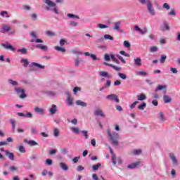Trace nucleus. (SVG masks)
<instances>
[{
	"label": "nucleus",
	"instance_id": "10",
	"mask_svg": "<svg viewBox=\"0 0 180 180\" xmlns=\"http://www.w3.org/2000/svg\"><path fill=\"white\" fill-rule=\"evenodd\" d=\"M160 30H162V32L169 31V25L168 24V22L165 21L162 22V24L160 26Z\"/></svg>",
	"mask_w": 180,
	"mask_h": 180
},
{
	"label": "nucleus",
	"instance_id": "43",
	"mask_svg": "<svg viewBox=\"0 0 180 180\" xmlns=\"http://www.w3.org/2000/svg\"><path fill=\"white\" fill-rule=\"evenodd\" d=\"M10 123L11 124L13 130L16 128V121L15 120H10Z\"/></svg>",
	"mask_w": 180,
	"mask_h": 180
},
{
	"label": "nucleus",
	"instance_id": "51",
	"mask_svg": "<svg viewBox=\"0 0 180 180\" xmlns=\"http://www.w3.org/2000/svg\"><path fill=\"white\" fill-rule=\"evenodd\" d=\"M104 39H105L106 40H111L112 41H113V37H112L111 35L109 34H105L104 35Z\"/></svg>",
	"mask_w": 180,
	"mask_h": 180
},
{
	"label": "nucleus",
	"instance_id": "15",
	"mask_svg": "<svg viewBox=\"0 0 180 180\" xmlns=\"http://www.w3.org/2000/svg\"><path fill=\"white\" fill-rule=\"evenodd\" d=\"M110 153L112 155V162L113 165H116V155L113 153V150L112 149V147L109 146Z\"/></svg>",
	"mask_w": 180,
	"mask_h": 180
},
{
	"label": "nucleus",
	"instance_id": "50",
	"mask_svg": "<svg viewBox=\"0 0 180 180\" xmlns=\"http://www.w3.org/2000/svg\"><path fill=\"white\" fill-rule=\"evenodd\" d=\"M167 15L169 16H176V13L175 12V10L172 9L168 13Z\"/></svg>",
	"mask_w": 180,
	"mask_h": 180
},
{
	"label": "nucleus",
	"instance_id": "8",
	"mask_svg": "<svg viewBox=\"0 0 180 180\" xmlns=\"http://www.w3.org/2000/svg\"><path fill=\"white\" fill-rule=\"evenodd\" d=\"M122 22L120 21L116 22L114 23L113 30L115 32H120V33H123V30L120 27Z\"/></svg>",
	"mask_w": 180,
	"mask_h": 180
},
{
	"label": "nucleus",
	"instance_id": "37",
	"mask_svg": "<svg viewBox=\"0 0 180 180\" xmlns=\"http://www.w3.org/2000/svg\"><path fill=\"white\" fill-rule=\"evenodd\" d=\"M165 60H167V56L166 55H162L160 58V64H164L165 63Z\"/></svg>",
	"mask_w": 180,
	"mask_h": 180
},
{
	"label": "nucleus",
	"instance_id": "3",
	"mask_svg": "<svg viewBox=\"0 0 180 180\" xmlns=\"http://www.w3.org/2000/svg\"><path fill=\"white\" fill-rule=\"evenodd\" d=\"M65 94L67 96L66 102L68 106H74V97L68 91H66Z\"/></svg>",
	"mask_w": 180,
	"mask_h": 180
},
{
	"label": "nucleus",
	"instance_id": "40",
	"mask_svg": "<svg viewBox=\"0 0 180 180\" xmlns=\"http://www.w3.org/2000/svg\"><path fill=\"white\" fill-rule=\"evenodd\" d=\"M53 136L54 137H58L60 136V131L58 130V129H53Z\"/></svg>",
	"mask_w": 180,
	"mask_h": 180
},
{
	"label": "nucleus",
	"instance_id": "53",
	"mask_svg": "<svg viewBox=\"0 0 180 180\" xmlns=\"http://www.w3.org/2000/svg\"><path fill=\"white\" fill-rule=\"evenodd\" d=\"M70 26H71L72 27H77V26H78V22L75 21H70Z\"/></svg>",
	"mask_w": 180,
	"mask_h": 180
},
{
	"label": "nucleus",
	"instance_id": "21",
	"mask_svg": "<svg viewBox=\"0 0 180 180\" xmlns=\"http://www.w3.org/2000/svg\"><path fill=\"white\" fill-rule=\"evenodd\" d=\"M134 65L136 67H141V58L138 57L134 59Z\"/></svg>",
	"mask_w": 180,
	"mask_h": 180
},
{
	"label": "nucleus",
	"instance_id": "61",
	"mask_svg": "<svg viewBox=\"0 0 180 180\" xmlns=\"http://www.w3.org/2000/svg\"><path fill=\"white\" fill-rule=\"evenodd\" d=\"M22 8L24 9V11H30V9H32V7L28 5H24L22 6Z\"/></svg>",
	"mask_w": 180,
	"mask_h": 180
},
{
	"label": "nucleus",
	"instance_id": "9",
	"mask_svg": "<svg viewBox=\"0 0 180 180\" xmlns=\"http://www.w3.org/2000/svg\"><path fill=\"white\" fill-rule=\"evenodd\" d=\"M134 30H136V32H139L140 34H146V33L148 32V30H147L146 27H143V29H141L138 25L134 26Z\"/></svg>",
	"mask_w": 180,
	"mask_h": 180
},
{
	"label": "nucleus",
	"instance_id": "42",
	"mask_svg": "<svg viewBox=\"0 0 180 180\" xmlns=\"http://www.w3.org/2000/svg\"><path fill=\"white\" fill-rule=\"evenodd\" d=\"M0 16H1L2 18H9V15H8V11H1L0 13Z\"/></svg>",
	"mask_w": 180,
	"mask_h": 180
},
{
	"label": "nucleus",
	"instance_id": "46",
	"mask_svg": "<svg viewBox=\"0 0 180 180\" xmlns=\"http://www.w3.org/2000/svg\"><path fill=\"white\" fill-rule=\"evenodd\" d=\"M71 53H72V54H76L77 56H81V55L84 54V53H82L78 50H72Z\"/></svg>",
	"mask_w": 180,
	"mask_h": 180
},
{
	"label": "nucleus",
	"instance_id": "59",
	"mask_svg": "<svg viewBox=\"0 0 180 180\" xmlns=\"http://www.w3.org/2000/svg\"><path fill=\"white\" fill-rule=\"evenodd\" d=\"M10 171H11V172H15V171H18V167H16L15 166H11L9 167Z\"/></svg>",
	"mask_w": 180,
	"mask_h": 180
},
{
	"label": "nucleus",
	"instance_id": "49",
	"mask_svg": "<svg viewBox=\"0 0 180 180\" xmlns=\"http://www.w3.org/2000/svg\"><path fill=\"white\" fill-rule=\"evenodd\" d=\"M118 77H120L121 79H126V78H127V75H126V74L120 72L118 73Z\"/></svg>",
	"mask_w": 180,
	"mask_h": 180
},
{
	"label": "nucleus",
	"instance_id": "24",
	"mask_svg": "<svg viewBox=\"0 0 180 180\" xmlns=\"http://www.w3.org/2000/svg\"><path fill=\"white\" fill-rule=\"evenodd\" d=\"M163 101H164L165 103H170V102H172V98H171V96H169L168 95H164Z\"/></svg>",
	"mask_w": 180,
	"mask_h": 180
},
{
	"label": "nucleus",
	"instance_id": "57",
	"mask_svg": "<svg viewBox=\"0 0 180 180\" xmlns=\"http://www.w3.org/2000/svg\"><path fill=\"white\" fill-rule=\"evenodd\" d=\"M115 162L116 164L122 165L123 163V160L121 158H116Z\"/></svg>",
	"mask_w": 180,
	"mask_h": 180
},
{
	"label": "nucleus",
	"instance_id": "54",
	"mask_svg": "<svg viewBox=\"0 0 180 180\" xmlns=\"http://www.w3.org/2000/svg\"><path fill=\"white\" fill-rule=\"evenodd\" d=\"M82 133L83 134L86 140H88V139H89V136H88V131H82Z\"/></svg>",
	"mask_w": 180,
	"mask_h": 180
},
{
	"label": "nucleus",
	"instance_id": "5",
	"mask_svg": "<svg viewBox=\"0 0 180 180\" xmlns=\"http://www.w3.org/2000/svg\"><path fill=\"white\" fill-rule=\"evenodd\" d=\"M15 91L18 95H20V99H24V98H26V95L25 94V89L22 87H16L15 89Z\"/></svg>",
	"mask_w": 180,
	"mask_h": 180
},
{
	"label": "nucleus",
	"instance_id": "38",
	"mask_svg": "<svg viewBox=\"0 0 180 180\" xmlns=\"http://www.w3.org/2000/svg\"><path fill=\"white\" fill-rule=\"evenodd\" d=\"M21 63H23V67L26 68L29 65V60L27 59L22 58L20 60Z\"/></svg>",
	"mask_w": 180,
	"mask_h": 180
},
{
	"label": "nucleus",
	"instance_id": "64",
	"mask_svg": "<svg viewBox=\"0 0 180 180\" xmlns=\"http://www.w3.org/2000/svg\"><path fill=\"white\" fill-rule=\"evenodd\" d=\"M25 117L27 119H32V117H33V114L32 112H27L25 114Z\"/></svg>",
	"mask_w": 180,
	"mask_h": 180
},
{
	"label": "nucleus",
	"instance_id": "47",
	"mask_svg": "<svg viewBox=\"0 0 180 180\" xmlns=\"http://www.w3.org/2000/svg\"><path fill=\"white\" fill-rule=\"evenodd\" d=\"M146 106H147V103H143L141 105L138 106V109H139V110H144Z\"/></svg>",
	"mask_w": 180,
	"mask_h": 180
},
{
	"label": "nucleus",
	"instance_id": "58",
	"mask_svg": "<svg viewBox=\"0 0 180 180\" xmlns=\"http://www.w3.org/2000/svg\"><path fill=\"white\" fill-rule=\"evenodd\" d=\"M124 46L127 48V49H130V46H131L130 44V42H129L128 41H124Z\"/></svg>",
	"mask_w": 180,
	"mask_h": 180
},
{
	"label": "nucleus",
	"instance_id": "7",
	"mask_svg": "<svg viewBox=\"0 0 180 180\" xmlns=\"http://www.w3.org/2000/svg\"><path fill=\"white\" fill-rule=\"evenodd\" d=\"M157 119L159 120L160 123H165V121L167 120V117L165 116V114H164L163 112H160L158 113Z\"/></svg>",
	"mask_w": 180,
	"mask_h": 180
},
{
	"label": "nucleus",
	"instance_id": "2",
	"mask_svg": "<svg viewBox=\"0 0 180 180\" xmlns=\"http://www.w3.org/2000/svg\"><path fill=\"white\" fill-rule=\"evenodd\" d=\"M44 4L46 5L44 7L45 11L48 12H54L56 15H60V11L57 9V4L51 0H44Z\"/></svg>",
	"mask_w": 180,
	"mask_h": 180
},
{
	"label": "nucleus",
	"instance_id": "13",
	"mask_svg": "<svg viewBox=\"0 0 180 180\" xmlns=\"http://www.w3.org/2000/svg\"><path fill=\"white\" fill-rule=\"evenodd\" d=\"M1 46L2 47H4V49H5L6 50H10V51H15V50H16V49L13 47V46L9 44H2Z\"/></svg>",
	"mask_w": 180,
	"mask_h": 180
},
{
	"label": "nucleus",
	"instance_id": "27",
	"mask_svg": "<svg viewBox=\"0 0 180 180\" xmlns=\"http://www.w3.org/2000/svg\"><path fill=\"white\" fill-rule=\"evenodd\" d=\"M31 65H32V67H37V68H39L40 70H44L46 68V66L34 62L32 63Z\"/></svg>",
	"mask_w": 180,
	"mask_h": 180
},
{
	"label": "nucleus",
	"instance_id": "36",
	"mask_svg": "<svg viewBox=\"0 0 180 180\" xmlns=\"http://www.w3.org/2000/svg\"><path fill=\"white\" fill-rule=\"evenodd\" d=\"M45 34L46 36H49V37H53V36H56V32H54L53 31L48 30V31L45 32Z\"/></svg>",
	"mask_w": 180,
	"mask_h": 180
},
{
	"label": "nucleus",
	"instance_id": "31",
	"mask_svg": "<svg viewBox=\"0 0 180 180\" xmlns=\"http://www.w3.org/2000/svg\"><path fill=\"white\" fill-rule=\"evenodd\" d=\"M135 75L139 77H147L148 74L144 71H138L135 72Z\"/></svg>",
	"mask_w": 180,
	"mask_h": 180
},
{
	"label": "nucleus",
	"instance_id": "23",
	"mask_svg": "<svg viewBox=\"0 0 180 180\" xmlns=\"http://www.w3.org/2000/svg\"><path fill=\"white\" fill-rule=\"evenodd\" d=\"M100 77H104L105 78H112V75H109L108 72L101 71L99 72Z\"/></svg>",
	"mask_w": 180,
	"mask_h": 180
},
{
	"label": "nucleus",
	"instance_id": "32",
	"mask_svg": "<svg viewBox=\"0 0 180 180\" xmlns=\"http://www.w3.org/2000/svg\"><path fill=\"white\" fill-rule=\"evenodd\" d=\"M45 94H46V95H48V96H51V97H54V96H56V95H57V93H56L54 91H51L50 90L46 91Z\"/></svg>",
	"mask_w": 180,
	"mask_h": 180
},
{
	"label": "nucleus",
	"instance_id": "44",
	"mask_svg": "<svg viewBox=\"0 0 180 180\" xmlns=\"http://www.w3.org/2000/svg\"><path fill=\"white\" fill-rule=\"evenodd\" d=\"M162 89H167V86L166 85H160L158 86L155 91H162Z\"/></svg>",
	"mask_w": 180,
	"mask_h": 180
},
{
	"label": "nucleus",
	"instance_id": "62",
	"mask_svg": "<svg viewBox=\"0 0 180 180\" xmlns=\"http://www.w3.org/2000/svg\"><path fill=\"white\" fill-rule=\"evenodd\" d=\"M19 151L20 153H26V148L23 146H20L19 147Z\"/></svg>",
	"mask_w": 180,
	"mask_h": 180
},
{
	"label": "nucleus",
	"instance_id": "18",
	"mask_svg": "<svg viewBox=\"0 0 180 180\" xmlns=\"http://www.w3.org/2000/svg\"><path fill=\"white\" fill-rule=\"evenodd\" d=\"M94 115L96 116H101V117H105V113L102 111V110L98 108L94 111Z\"/></svg>",
	"mask_w": 180,
	"mask_h": 180
},
{
	"label": "nucleus",
	"instance_id": "45",
	"mask_svg": "<svg viewBox=\"0 0 180 180\" xmlns=\"http://www.w3.org/2000/svg\"><path fill=\"white\" fill-rule=\"evenodd\" d=\"M132 153H133L134 155H140V154H141V153H143V150H141V149H138V150H133Z\"/></svg>",
	"mask_w": 180,
	"mask_h": 180
},
{
	"label": "nucleus",
	"instance_id": "14",
	"mask_svg": "<svg viewBox=\"0 0 180 180\" xmlns=\"http://www.w3.org/2000/svg\"><path fill=\"white\" fill-rule=\"evenodd\" d=\"M141 162H135L134 163H131L130 165H128L127 166V168L128 169H134L136 168H137V167H139V165H140Z\"/></svg>",
	"mask_w": 180,
	"mask_h": 180
},
{
	"label": "nucleus",
	"instance_id": "55",
	"mask_svg": "<svg viewBox=\"0 0 180 180\" xmlns=\"http://www.w3.org/2000/svg\"><path fill=\"white\" fill-rule=\"evenodd\" d=\"M31 43H43V40L40 39H31Z\"/></svg>",
	"mask_w": 180,
	"mask_h": 180
},
{
	"label": "nucleus",
	"instance_id": "6",
	"mask_svg": "<svg viewBox=\"0 0 180 180\" xmlns=\"http://www.w3.org/2000/svg\"><path fill=\"white\" fill-rule=\"evenodd\" d=\"M148 11L150 13V15H152V16H154L155 15V10H154V8L153 7V4H151V1L150 0H147V5Z\"/></svg>",
	"mask_w": 180,
	"mask_h": 180
},
{
	"label": "nucleus",
	"instance_id": "41",
	"mask_svg": "<svg viewBox=\"0 0 180 180\" xmlns=\"http://www.w3.org/2000/svg\"><path fill=\"white\" fill-rule=\"evenodd\" d=\"M55 50L57 51H60L61 53H65V49L60 47V46H55Z\"/></svg>",
	"mask_w": 180,
	"mask_h": 180
},
{
	"label": "nucleus",
	"instance_id": "1",
	"mask_svg": "<svg viewBox=\"0 0 180 180\" xmlns=\"http://www.w3.org/2000/svg\"><path fill=\"white\" fill-rule=\"evenodd\" d=\"M107 137L109 139L112 146H119V140H120V135L115 131H111L110 129H107Z\"/></svg>",
	"mask_w": 180,
	"mask_h": 180
},
{
	"label": "nucleus",
	"instance_id": "34",
	"mask_svg": "<svg viewBox=\"0 0 180 180\" xmlns=\"http://www.w3.org/2000/svg\"><path fill=\"white\" fill-rule=\"evenodd\" d=\"M67 18H69L70 19H79V16L72 13H68Z\"/></svg>",
	"mask_w": 180,
	"mask_h": 180
},
{
	"label": "nucleus",
	"instance_id": "48",
	"mask_svg": "<svg viewBox=\"0 0 180 180\" xmlns=\"http://www.w3.org/2000/svg\"><path fill=\"white\" fill-rule=\"evenodd\" d=\"M150 53H157L158 51V48L157 46H151L150 48Z\"/></svg>",
	"mask_w": 180,
	"mask_h": 180
},
{
	"label": "nucleus",
	"instance_id": "30",
	"mask_svg": "<svg viewBox=\"0 0 180 180\" xmlns=\"http://www.w3.org/2000/svg\"><path fill=\"white\" fill-rule=\"evenodd\" d=\"M70 130H72V133H74L75 134H79V133H81V131H79V128L77 127H70Z\"/></svg>",
	"mask_w": 180,
	"mask_h": 180
},
{
	"label": "nucleus",
	"instance_id": "16",
	"mask_svg": "<svg viewBox=\"0 0 180 180\" xmlns=\"http://www.w3.org/2000/svg\"><path fill=\"white\" fill-rule=\"evenodd\" d=\"M5 154L7 157H8V159L11 161H15V155L13 153L9 152V150H5Z\"/></svg>",
	"mask_w": 180,
	"mask_h": 180
},
{
	"label": "nucleus",
	"instance_id": "29",
	"mask_svg": "<svg viewBox=\"0 0 180 180\" xmlns=\"http://www.w3.org/2000/svg\"><path fill=\"white\" fill-rule=\"evenodd\" d=\"M59 166L63 169V171H67L68 169V165L65 164V162H60Z\"/></svg>",
	"mask_w": 180,
	"mask_h": 180
},
{
	"label": "nucleus",
	"instance_id": "12",
	"mask_svg": "<svg viewBox=\"0 0 180 180\" xmlns=\"http://www.w3.org/2000/svg\"><path fill=\"white\" fill-rule=\"evenodd\" d=\"M106 99H109V101H115L116 103H119V98L116 94H110L106 96Z\"/></svg>",
	"mask_w": 180,
	"mask_h": 180
},
{
	"label": "nucleus",
	"instance_id": "60",
	"mask_svg": "<svg viewBox=\"0 0 180 180\" xmlns=\"http://www.w3.org/2000/svg\"><path fill=\"white\" fill-rule=\"evenodd\" d=\"M84 169H85V167H84L82 165L77 166V167L76 169V170L79 172L81 171H84Z\"/></svg>",
	"mask_w": 180,
	"mask_h": 180
},
{
	"label": "nucleus",
	"instance_id": "19",
	"mask_svg": "<svg viewBox=\"0 0 180 180\" xmlns=\"http://www.w3.org/2000/svg\"><path fill=\"white\" fill-rule=\"evenodd\" d=\"M104 65H107V67H111L112 68H113V70H115V71H121V70H122V68L115 66V65H113L110 63H108L106 62H104Z\"/></svg>",
	"mask_w": 180,
	"mask_h": 180
},
{
	"label": "nucleus",
	"instance_id": "52",
	"mask_svg": "<svg viewBox=\"0 0 180 180\" xmlns=\"http://www.w3.org/2000/svg\"><path fill=\"white\" fill-rule=\"evenodd\" d=\"M98 27H99V29H108L109 26L104 24H98Z\"/></svg>",
	"mask_w": 180,
	"mask_h": 180
},
{
	"label": "nucleus",
	"instance_id": "22",
	"mask_svg": "<svg viewBox=\"0 0 180 180\" xmlns=\"http://www.w3.org/2000/svg\"><path fill=\"white\" fill-rule=\"evenodd\" d=\"M34 111L35 113H39V115H44V109L39 108V107H35L34 108Z\"/></svg>",
	"mask_w": 180,
	"mask_h": 180
},
{
	"label": "nucleus",
	"instance_id": "35",
	"mask_svg": "<svg viewBox=\"0 0 180 180\" xmlns=\"http://www.w3.org/2000/svg\"><path fill=\"white\" fill-rule=\"evenodd\" d=\"M17 52L20 53V54H27V49L26 48L19 49Z\"/></svg>",
	"mask_w": 180,
	"mask_h": 180
},
{
	"label": "nucleus",
	"instance_id": "39",
	"mask_svg": "<svg viewBox=\"0 0 180 180\" xmlns=\"http://www.w3.org/2000/svg\"><path fill=\"white\" fill-rule=\"evenodd\" d=\"M102 165L101 163H98L97 165H94L92 166L93 171H98Z\"/></svg>",
	"mask_w": 180,
	"mask_h": 180
},
{
	"label": "nucleus",
	"instance_id": "25",
	"mask_svg": "<svg viewBox=\"0 0 180 180\" xmlns=\"http://www.w3.org/2000/svg\"><path fill=\"white\" fill-rule=\"evenodd\" d=\"M136 98H137V101H146V99H147V96H146V94H141L136 96Z\"/></svg>",
	"mask_w": 180,
	"mask_h": 180
},
{
	"label": "nucleus",
	"instance_id": "63",
	"mask_svg": "<svg viewBox=\"0 0 180 180\" xmlns=\"http://www.w3.org/2000/svg\"><path fill=\"white\" fill-rule=\"evenodd\" d=\"M46 165H53V160L51 159H46Z\"/></svg>",
	"mask_w": 180,
	"mask_h": 180
},
{
	"label": "nucleus",
	"instance_id": "4",
	"mask_svg": "<svg viewBox=\"0 0 180 180\" xmlns=\"http://www.w3.org/2000/svg\"><path fill=\"white\" fill-rule=\"evenodd\" d=\"M169 157L172 162L173 167H178V165H179V161L174 153H169Z\"/></svg>",
	"mask_w": 180,
	"mask_h": 180
},
{
	"label": "nucleus",
	"instance_id": "28",
	"mask_svg": "<svg viewBox=\"0 0 180 180\" xmlns=\"http://www.w3.org/2000/svg\"><path fill=\"white\" fill-rule=\"evenodd\" d=\"M24 143H27V144H29V146H37V142H36L35 141L33 140H27V139H25L24 140Z\"/></svg>",
	"mask_w": 180,
	"mask_h": 180
},
{
	"label": "nucleus",
	"instance_id": "33",
	"mask_svg": "<svg viewBox=\"0 0 180 180\" xmlns=\"http://www.w3.org/2000/svg\"><path fill=\"white\" fill-rule=\"evenodd\" d=\"M8 82L10 85H12V86H18L19 85V83L17 81H14L12 79H8Z\"/></svg>",
	"mask_w": 180,
	"mask_h": 180
},
{
	"label": "nucleus",
	"instance_id": "26",
	"mask_svg": "<svg viewBox=\"0 0 180 180\" xmlns=\"http://www.w3.org/2000/svg\"><path fill=\"white\" fill-rule=\"evenodd\" d=\"M49 112L51 115H55L57 112V105L53 104L51 108L49 109Z\"/></svg>",
	"mask_w": 180,
	"mask_h": 180
},
{
	"label": "nucleus",
	"instance_id": "11",
	"mask_svg": "<svg viewBox=\"0 0 180 180\" xmlns=\"http://www.w3.org/2000/svg\"><path fill=\"white\" fill-rule=\"evenodd\" d=\"M8 32H11V26L9 25H4L0 30V33H8Z\"/></svg>",
	"mask_w": 180,
	"mask_h": 180
},
{
	"label": "nucleus",
	"instance_id": "17",
	"mask_svg": "<svg viewBox=\"0 0 180 180\" xmlns=\"http://www.w3.org/2000/svg\"><path fill=\"white\" fill-rule=\"evenodd\" d=\"M77 106H82V108H86L88 106V103L81 100H77L75 102Z\"/></svg>",
	"mask_w": 180,
	"mask_h": 180
},
{
	"label": "nucleus",
	"instance_id": "20",
	"mask_svg": "<svg viewBox=\"0 0 180 180\" xmlns=\"http://www.w3.org/2000/svg\"><path fill=\"white\" fill-rule=\"evenodd\" d=\"M35 47L39 49V50H42V51H47V50H49L47 46L43 44H37L35 45Z\"/></svg>",
	"mask_w": 180,
	"mask_h": 180
},
{
	"label": "nucleus",
	"instance_id": "56",
	"mask_svg": "<svg viewBox=\"0 0 180 180\" xmlns=\"http://www.w3.org/2000/svg\"><path fill=\"white\" fill-rule=\"evenodd\" d=\"M104 60L105 61H110V56L108 53L104 55Z\"/></svg>",
	"mask_w": 180,
	"mask_h": 180
}]
</instances>
